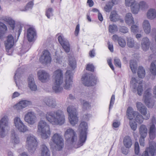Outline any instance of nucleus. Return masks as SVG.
<instances>
[{"label":"nucleus","instance_id":"obj_1","mask_svg":"<svg viewBox=\"0 0 156 156\" xmlns=\"http://www.w3.org/2000/svg\"><path fill=\"white\" fill-rule=\"evenodd\" d=\"M69 65L70 70H67L65 74L64 87L66 89H68L73 84V73L72 71L76 67V62L74 56L69 57Z\"/></svg>","mask_w":156,"mask_h":156},{"label":"nucleus","instance_id":"obj_2","mask_svg":"<svg viewBox=\"0 0 156 156\" xmlns=\"http://www.w3.org/2000/svg\"><path fill=\"white\" fill-rule=\"evenodd\" d=\"M63 71L60 69L56 70L53 73L54 85L52 88L55 93L60 92L63 90L62 88L60 86L63 83Z\"/></svg>","mask_w":156,"mask_h":156},{"label":"nucleus","instance_id":"obj_3","mask_svg":"<svg viewBox=\"0 0 156 156\" xmlns=\"http://www.w3.org/2000/svg\"><path fill=\"white\" fill-rule=\"evenodd\" d=\"M64 136L66 141L69 143L73 144L75 147L77 148L80 147L78 145V143L80 141L77 140V137L76 132L72 128H69L65 131Z\"/></svg>","mask_w":156,"mask_h":156},{"label":"nucleus","instance_id":"obj_4","mask_svg":"<svg viewBox=\"0 0 156 156\" xmlns=\"http://www.w3.org/2000/svg\"><path fill=\"white\" fill-rule=\"evenodd\" d=\"M125 4L126 6L131 7V11L135 14L138 13L140 9L144 10L148 8L147 4L144 1L140 2L138 4L135 0H125Z\"/></svg>","mask_w":156,"mask_h":156},{"label":"nucleus","instance_id":"obj_5","mask_svg":"<svg viewBox=\"0 0 156 156\" xmlns=\"http://www.w3.org/2000/svg\"><path fill=\"white\" fill-rule=\"evenodd\" d=\"M88 128L87 123L84 121L82 122L79 126L80 133V141L78 144L79 146L83 145L86 141Z\"/></svg>","mask_w":156,"mask_h":156},{"label":"nucleus","instance_id":"obj_6","mask_svg":"<svg viewBox=\"0 0 156 156\" xmlns=\"http://www.w3.org/2000/svg\"><path fill=\"white\" fill-rule=\"evenodd\" d=\"M38 129L40 132L42 138L46 139L51 134L49 126L46 122L43 120H41L38 123Z\"/></svg>","mask_w":156,"mask_h":156},{"label":"nucleus","instance_id":"obj_7","mask_svg":"<svg viewBox=\"0 0 156 156\" xmlns=\"http://www.w3.org/2000/svg\"><path fill=\"white\" fill-rule=\"evenodd\" d=\"M27 144L28 150L31 153L34 152L37 146V142L35 137L32 135H29L27 139Z\"/></svg>","mask_w":156,"mask_h":156},{"label":"nucleus","instance_id":"obj_8","mask_svg":"<svg viewBox=\"0 0 156 156\" xmlns=\"http://www.w3.org/2000/svg\"><path fill=\"white\" fill-rule=\"evenodd\" d=\"M51 140L55 144L56 148L58 151L61 150L64 146V140L62 136L58 133H55L52 136Z\"/></svg>","mask_w":156,"mask_h":156},{"label":"nucleus","instance_id":"obj_9","mask_svg":"<svg viewBox=\"0 0 156 156\" xmlns=\"http://www.w3.org/2000/svg\"><path fill=\"white\" fill-rule=\"evenodd\" d=\"M97 80V78L93 76L88 77V74H84L81 78L83 83L87 86H92L95 85L96 83Z\"/></svg>","mask_w":156,"mask_h":156},{"label":"nucleus","instance_id":"obj_10","mask_svg":"<svg viewBox=\"0 0 156 156\" xmlns=\"http://www.w3.org/2000/svg\"><path fill=\"white\" fill-rule=\"evenodd\" d=\"M148 154L151 156H154L156 154V144L153 141L150 142L149 147L146 148L142 156H148Z\"/></svg>","mask_w":156,"mask_h":156},{"label":"nucleus","instance_id":"obj_11","mask_svg":"<svg viewBox=\"0 0 156 156\" xmlns=\"http://www.w3.org/2000/svg\"><path fill=\"white\" fill-rule=\"evenodd\" d=\"M14 123L16 127L19 132L24 133L29 131L27 127L23 124L20 118H15Z\"/></svg>","mask_w":156,"mask_h":156},{"label":"nucleus","instance_id":"obj_12","mask_svg":"<svg viewBox=\"0 0 156 156\" xmlns=\"http://www.w3.org/2000/svg\"><path fill=\"white\" fill-rule=\"evenodd\" d=\"M130 83L133 86L134 91H137L139 95H141L143 91L142 85V82L138 83V81L135 78L132 77L130 81Z\"/></svg>","mask_w":156,"mask_h":156},{"label":"nucleus","instance_id":"obj_13","mask_svg":"<svg viewBox=\"0 0 156 156\" xmlns=\"http://www.w3.org/2000/svg\"><path fill=\"white\" fill-rule=\"evenodd\" d=\"M51 58L50 52L47 50H45L42 53L39 58L40 61L42 63L48 64L51 62Z\"/></svg>","mask_w":156,"mask_h":156},{"label":"nucleus","instance_id":"obj_14","mask_svg":"<svg viewBox=\"0 0 156 156\" xmlns=\"http://www.w3.org/2000/svg\"><path fill=\"white\" fill-rule=\"evenodd\" d=\"M58 40L59 43L62 46L65 51L69 52L70 51V45L69 42L65 39L62 35L58 36Z\"/></svg>","mask_w":156,"mask_h":156},{"label":"nucleus","instance_id":"obj_15","mask_svg":"<svg viewBox=\"0 0 156 156\" xmlns=\"http://www.w3.org/2000/svg\"><path fill=\"white\" fill-rule=\"evenodd\" d=\"M14 41V38L11 35H9L7 37L5 44L6 50L9 55H11L12 54V52L9 53V51L13 46Z\"/></svg>","mask_w":156,"mask_h":156},{"label":"nucleus","instance_id":"obj_16","mask_svg":"<svg viewBox=\"0 0 156 156\" xmlns=\"http://www.w3.org/2000/svg\"><path fill=\"white\" fill-rule=\"evenodd\" d=\"M129 124L131 129L135 130L137 127V123L141 124L143 121V118H129Z\"/></svg>","mask_w":156,"mask_h":156},{"label":"nucleus","instance_id":"obj_17","mask_svg":"<svg viewBox=\"0 0 156 156\" xmlns=\"http://www.w3.org/2000/svg\"><path fill=\"white\" fill-rule=\"evenodd\" d=\"M150 90L151 89L150 88L146 90L145 92L144 95V102L146 105L149 108L152 107L153 106V104L151 103L150 101L151 98L150 97L151 95L150 93Z\"/></svg>","mask_w":156,"mask_h":156},{"label":"nucleus","instance_id":"obj_18","mask_svg":"<svg viewBox=\"0 0 156 156\" xmlns=\"http://www.w3.org/2000/svg\"><path fill=\"white\" fill-rule=\"evenodd\" d=\"M52 125H62L65 121L64 118H45Z\"/></svg>","mask_w":156,"mask_h":156},{"label":"nucleus","instance_id":"obj_19","mask_svg":"<svg viewBox=\"0 0 156 156\" xmlns=\"http://www.w3.org/2000/svg\"><path fill=\"white\" fill-rule=\"evenodd\" d=\"M31 104V102L27 100H22L14 106V108L17 111L22 109Z\"/></svg>","mask_w":156,"mask_h":156},{"label":"nucleus","instance_id":"obj_20","mask_svg":"<svg viewBox=\"0 0 156 156\" xmlns=\"http://www.w3.org/2000/svg\"><path fill=\"white\" fill-rule=\"evenodd\" d=\"M37 75L39 80L41 82H46L49 79V74L44 70H40L37 73Z\"/></svg>","mask_w":156,"mask_h":156},{"label":"nucleus","instance_id":"obj_21","mask_svg":"<svg viewBox=\"0 0 156 156\" xmlns=\"http://www.w3.org/2000/svg\"><path fill=\"white\" fill-rule=\"evenodd\" d=\"M36 35L35 29L32 27H29L27 31V37L28 40L30 42H32L34 40V37Z\"/></svg>","mask_w":156,"mask_h":156},{"label":"nucleus","instance_id":"obj_22","mask_svg":"<svg viewBox=\"0 0 156 156\" xmlns=\"http://www.w3.org/2000/svg\"><path fill=\"white\" fill-rule=\"evenodd\" d=\"M126 115L128 117H140L141 116L138 112L134 111L131 107L127 108Z\"/></svg>","mask_w":156,"mask_h":156},{"label":"nucleus","instance_id":"obj_23","mask_svg":"<svg viewBox=\"0 0 156 156\" xmlns=\"http://www.w3.org/2000/svg\"><path fill=\"white\" fill-rule=\"evenodd\" d=\"M137 109L144 115H145L147 114V109L144 106L143 104L140 102H137L136 104Z\"/></svg>","mask_w":156,"mask_h":156},{"label":"nucleus","instance_id":"obj_24","mask_svg":"<svg viewBox=\"0 0 156 156\" xmlns=\"http://www.w3.org/2000/svg\"><path fill=\"white\" fill-rule=\"evenodd\" d=\"M69 117H77V113L76 109L73 106H69L67 108Z\"/></svg>","mask_w":156,"mask_h":156},{"label":"nucleus","instance_id":"obj_25","mask_svg":"<svg viewBox=\"0 0 156 156\" xmlns=\"http://www.w3.org/2000/svg\"><path fill=\"white\" fill-rule=\"evenodd\" d=\"M142 48L144 51H147L149 47L150 42L147 37L144 38L141 44Z\"/></svg>","mask_w":156,"mask_h":156},{"label":"nucleus","instance_id":"obj_26","mask_svg":"<svg viewBox=\"0 0 156 156\" xmlns=\"http://www.w3.org/2000/svg\"><path fill=\"white\" fill-rule=\"evenodd\" d=\"M119 16L116 11L113 10L111 12L109 16L111 21L116 22L119 20Z\"/></svg>","mask_w":156,"mask_h":156},{"label":"nucleus","instance_id":"obj_27","mask_svg":"<svg viewBox=\"0 0 156 156\" xmlns=\"http://www.w3.org/2000/svg\"><path fill=\"white\" fill-rule=\"evenodd\" d=\"M123 143L125 147L128 148H130L132 144V141L130 137L125 136L123 139Z\"/></svg>","mask_w":156,"mask_h":156},{"label":"nucleus","instance_id":"obj_28","mask_svg":"<svg viewBox=\"0 0 156 156\" xmlns=\"http://www.w3.org/2000/svg\"><path fill=\"white\" fill-rule=\"evenodd\" d=\"M28 86L32 90L35 91L37 90V86L34 83V79L32 76H30L28 78Z\"/></svg>","mask_w":156,"mask_h":156},{"label":"nucleus","instance_id":"obj_29","mask_svg":"<svg viewBox=\"0 0 156 156\" xmlns=\"http://www.w3.org/2000/svg\"><path fill=\"white\" fill-rule=\"evenodd\" d=\"M143 27L145 32L147 34H149L151 31V26L148 20H145L144 21Z\"/></svg>","mask_w":156,"mask_h":156},{"label":"nucleus","instance_id":"obj_30","mask_svg":"<svg viewBox=\"0 0 156 156\" xmlns=\"http://www.w3.org/2000/svg\"><path fill=\"white\" fill-rule=\"evenodd\" d=\"M147 16L148 19L152 20L156 17V11L155 9H151L147 13Z\"/></svg>","mask_w":156,"mask_h":156},{"label":"nucleus","instance_id":"obj_31","mask_svg":"<svg viewBox=\"0 0 156 156\" xmlns=\"http://www.w3.org/2000/svg\"><path fill=\"white\" fill-rule=\"evenodd\" d=\"M41 156H50V151L47 147L44 144L41 146Z\"/></svg>","mask_w":156,"mask_h":156},{"label":"nucleus","instance_id":"obj_32","mask_svg":"<svg viewBox=\"0 0 156 156\" xmlns=\"http://www.w3.org/2000/svg\"><path fill=\"white\" fill-rule=\"evenodd\" d=\"M125 22L129 25L133 24L134 21L131 13H127L125 18Z\"/></svg>","mask_w":156,"mask_h":156},{"label":"nucleus","instance_id":"obj_33","mask_svg":"<svg viewBox=\"0 0 156 156\" xmlns=\"http://www.w3.org/2000/svg\"><path fill=\"white\" fill-rule=\"evenodd\" d=\"M0 127L9 128L7 118H2L0 120Z\"/></svg>","mask_w":156,"mask_h":156},{"label":"nucleus","instance_id":"obj_34","mask_svg":"<svg viewBox=\"0 0 156 156\" xmlns=\"http://www.w3.org/2000/svg\"><path fill=\"white\" fill-rule=\"evenodd\" d=\"M0 38H1L7 31V28L4 23H0Z\"/></svg>","mask_w":156,"mask_h":156},{"label":"nucleus","instance_id":"obj_35","mask_svg":"<svg viewBox=\"0 0 156 156\" xmlns=\"http://www.w3.org/2000/svg\"><path fill=\"white\" fill-rule=\"evenodd\" d=\"M147 129L144 125H141L140 128V133L141 136L143 137H145L147 135Z\"/></svg>","mask_w":156,"mask_h":156},{"label":"nucleus","instance_id":"obj_36","mask_svg":"<svg viewBox=\"0 0 156 156\" xmlns=\"http://www.w3.org/2000/svg\"><path fill=\"white\" fill-rule=\"evenodd\" d=\"M156 62V60H154L151 63L150 69L151 74L154 76V78L156 75V66L155 63Z\"/></svg>","mask_w":156,"mask_h":156},{"label":"nucleus","instance_id":"obj_37","mask_svg":"<svg viewBox=\"0 0 156 156\" xmlns=\"http://www.w3.org/2000/svg\"><path fill=\"white\" fill-rule=\"evenodd\" d=\"M137 66V63L136 61L133 60H131L130 61V67L132 72L133 73H136Z\"/></svg>","mask_w":156,"mask_h":156},{"label":"nucleus","instance_id":"obj_38","mask_svg":"<svg viewBox=\"0 0 156 156\" xmlns=\"http://www.w3.org/2000/svg\"><path fill=\"white\" fill-rule=\"evenodd\" d=\"M137 74L139 78H142L145 76V70L142 66H139L138 69Z\"/></svg>","mask_w":156,"mask_h":156},{"label":"nucleus","instance_id":"obj_39","mask_svg":"<svg viewBox=\"0 0 156 156\" xmlns=\"http://www.w3.org/2000/svg\"><path fill=\"white\" fill-rule=\"evenodd\" d=\"M13 133H12L11 141L12 143L14 144H18L20 141L19 138L17 134H16L14 132Z\"/></svg>","mask_w":156,"mask_h":156},{"label":"nucleus","instance_id":"obj_40","mask_svg":"<svg viewBox=\"0 0 156 156\" xmlns=\"http://www.w3.org/2000/svg\"><path fill=\"white\" fill-rule=\"evenodd\" d=\"M9 128H5L4 127H0V137L3 138L8 134Z\"/></svg>","mask_w":156,"mask_h":156},{"label":"nucleus","instance_id":"obj_41","mask_svg":"<svg viewBox=\"0 0 156 156\" xmlns=\"http://www.w3.org/2000/svg\"><path fill=\"white\" fill-rule=\"evenodd\" d=\"M108 30L109 32L111 33H114L118 31V27L115 24L110 25L108 27Z\"/></svg>","mask_w":156,"mask_h":156},{"label":"nucleus","instance_id":"obj_42","mask_svg":"<svg viewBox=\"0 0 156 156\" xmlns=\"http://www.w3.org/2000/svg\"><path fill=\"white\" fill-rule=\"evenodd\" d=\"M26 122L30 125H33L37 122L35 118H24Z\"/></svg>","mask_w":156,"mask_h":156},{"label":"nucleus","instance_id":"obj_43","mask_svg":"<svg viewBox=\"0 0 156 156\" xmlns=\"http://www.w3.org/2000/svg\"><path fill=\"white\" fill-rule=\"evenodd\" d=\"M69 121L71 125L74 126L78 121V118H69Z\"/></svg>","mask_w":156,"mask_h":156},{"label":"nucleus","instance_id":"obj_44","mask_svg":"<svg viewBox=\"0 0 156 156\" xmlns=\"http://www.w3.org/2000/svg\"><path fill=\"white\" fill-rule=\"evenodd\" d=\"M118 43L119 45L122 47H124L126 44V41L123 38L119 37L118 39Z\"/></svg>","mask_w":156,"mask_h":156},{"label":"nucleus","instance_id":"obj_45","mask_svg":"<svg viewBox=\"0 0 156 156\" xmlns=\"http://www.w3.org/2000/svg\"><path fill=\"white\" fill-rule=\"evenodd\" d=\"M53 11V9L51 8L46 9L45 15L48 18H49L51 16H52Z\"/></svg>","mask_w":156,"mask_h":156},{"label":"nucleus","instance_id":"obj_46","mask_svg":"<svg viewBox=\"0 0 156 156\" xmlns=\"http://www.w3.org/2000/svg\"><path fill=\"white\" fill-rule=\"evenodd\" d=\"M127 44L129 47L132 48L133 47L134 45V42L133 40L131 38H128Z\"/></svg>","mask_w":156,"mask_h":156},{"label":"nucleus","instance_id":"obj_47","mask_svg":"<svg viewBox=\"0 0 156 156\" xmlns=\"http://www.w3.org/2000/svg\"><path fill=\"white\" fill-rule=\"evenodd\" d=\"M114 63L115 66L119 68H121V64L120 59L117 57H115L114 58Z\"/></svg>","mask_w":156,"mask_h":156},{"label":"nucleus","instance_id":"obj_48","mask_svg":"<svg viewBox=\"0 0 156 156\" xmlns=\"http://www.w3.org/2000/svg\"><path fill=\"white\" fill-rule=\"evenodd\" d=\"M44 102L47 105L49 106H52V107H53V106H54L53 104H54V103L52 100H51L48 98H46L44 99Z\"/></svg>","mask_w":156,"mask_h":156},{"label":"nucleus","instance_id":"obj_49","mask_svg":"<svg viewBox=\"0 0 156 156\" xmlns=\"http://www.w3.org/2000/svg\"><path fill=\"white\" fill-rule=\"evenodd\" d=\"M7 22L8 23L9 25L10 26L12 30H14L15 27V21L11 19H8L7 20Z\"/></svg>","mask_w":156,"mask_h":156},{"label":"nucleus","instance_id":"obj_50","mask_svg":"<svg viewBox=\"0 0 156 156\" xmlns=\"http://www.w3.org/2000/svg\"><path fill=\"white\" fill-rule=\"evenodd\" d=\"M134 146L135 154L136 155H138L140 152V147L139 144L137 142H135Z\"/></svg>","mask_w":156,"mask_h":156},{"label":"nucleus","instance_id":"obj_51","mask_svg":"<svg viewBox=\"0 0 156 156\" xmlns=\"http://www.w3.org/2000/svg\"><path fill=\"white\" fill-rule=\"evenodd\" d=\"M86 69L87 70L93 72L94 71V67L92 64H89L87 65Z\"/></svg>","mask_w":156,"mask_h":156},{"label":"nucleus","instance_id":"obj_52","mask_svg":"<svg viewBox=\"0 0 156 156\" xmlns=\"http://www.w3.org/2000/svg\"><path fill=\"white\" fill-rule=\"evenodd\" d=\"M138 27L135 25H133L131 27V31L134 33H136L138 32Z\"/></svg>","mask_w":156,"mask_h":156},{"label":"nucleus","instance_id":"obj_53","mask_svg":"<svg viewBox=\"0 0 156 156\" xmlns=\"http://www.w3.org/2000/svg\"><path fill=\"white\" fill-rule=\"evenodd\" d=\"M115 100V96L114 94L112 95L110 101V103L109 105V108L110 109L113 106L114 104Z\"/></svg>","mask_w":156,"mask_h":156},{"label":"nucleus","instance_id":"obj_54","mask_svg":"<svg viewBox=\"0 0 156 156\" xmlns=\"http://www.w3.org/2000/svg\"><path fill=\"white\" fill-rule=\"evenodd\" d=\"M120 125V122L118 120H114L112 124V126L114 128L118 127Z\"/></svg>","mask_w":156,"mask_h":156},{"label":"nucleus","instance_id":"obj_55","mask_svg":"<svg viewBox=\"0 0 156 156\" xmlns=\"http://www.w3.org/2000/svg\"><path fill=\"white\" fill-rule=\"evenodd\" d=\"M83 109H87V108H89L90 107V104L88 102L85 101L84 100H83Z\"/></svg>","mask_w":156,"mask_h":156},{"label":"nucleus","instance_id":"obj_56","mask_svg":"<svg viewBox=\"0 0 156 156\" xmlns=\"http://www.w3.org/2000/svg\"><path fill=\"white\" fill-rule=\"evenodd\" d=\"M149 133H156V128L154 124H152L151 125Z\"/></svg>","mask_w":156,"mask_h":156},{"label":"nucleus","instance_id":"obj_57","mask_svg":"<svg viewBox=\"0 0 156 156\" xmlns=\"http://www.w3.org/2000/svg\"><path fill=\"white\" fill-rule=\"evenodd\" d=\"M57 55V52L55 53V55H56V57L55 58V61L56 62V63H60V62H61V59H62V57L59 56L58 57L57 56H56Z\"/></svg>","mask_w":156,"mask_h":156},{"label":"nucleus","instance_id":"obj_58","mask_svg":"<svg viewBox=\"0 0 156 156\" xmlns=\"http://www.w3.org/2000/svg\"><path fill=\"white\" fill-rule=\"evenodd\" d=\"M35 116L34 113L32 111H30L28 112L25 115V117H34Z\"/></svg>","mask_w":156,"mask_h":156},{"label":"nucleus","instance_id":"obj_59","mask_svg":"<svg viewBox=\"0 0 156 156\" xmlns=\"http://www.w3.org/2000/svg\"><path fill=\"white\" fill-rule=\"evenodd\" d=\"M119 31L120 32L124 33H126L128 31L127 28L124 26L121 27L119 29Z\"/></svg>","mask_w":156,"mask_h":156},{"label":"nucleus","instance_id":"obj_60","mask_svg":"<svg viewBox=\"0 0 156 156\" xmlns=\"http://www.w3.org/2000/svg\"><path fill=\"white\" fill-rule=\"evenodd\" d=\"M148 59L149 61L154 60L156 59V55L154 53L151 54L149 56Z\"/></svg>","mask_w":156,"mask_h":156},{"label":"nucleus","instance_id":"obj_61","mask_svg":"<svg viewBox=\"0 0 156 156\" xmlns=\"http://www.w3.org/2000/svg\"><path fill=\"white\" fill-rule=\"evenodd\" d=\"M108 49L111 52H113V47L112 43H110V42L108 41Z\"/></svg>","mask_w":156,"mask_h":156},{"label":"nucleus","instance_id":"obj_62","mask_svg":"<svg viewBox=\"0 0 156 156\" xmlns=\"http://www.w3.org/2000/svg\"><path fill=\"white\" fill-rule=\"evenodd\" d=\"M80 30V25L78 24L76 27L75 31V34L76 36H77L79 34Z\"/></svg>","mask_w":156,"mask_h":156},{"label":"nucleus","instance_id":"obj_63","mask_svg":"<svg viewBox=\"0 0 156 156\" xmlns=\"http://www.w3.org/2000/svg\"><path fill=\"white\" fill-rule=\"evenodd\" d=\"M145 137H141V136L139 140V141L140 143V145L141 146H144V138Z\"/></svg>","mask_w":156,"mask_h":156},{"label":"nucleus","instance_id":"obj_64","mask_svg":"<svg viewBox=\"0 0 156 156\" xmlns=\"http://www.w3.org/2000/svg\"><path fill=\"white\" fill-rule=\"evenodd\" d=\"M107 62L108 63L109 66L112 70L114 71V68L112 62V60L111 59H109L108 60Z\"/></svg>","mask_w":156,"mask_h":156}]
</instances>
